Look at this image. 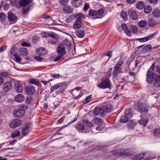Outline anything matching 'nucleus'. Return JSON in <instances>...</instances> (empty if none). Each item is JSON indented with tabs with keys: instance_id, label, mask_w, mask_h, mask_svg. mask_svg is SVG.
<instances>
[{
	"instance_id": "nucleus-1",
	"label": "nucleus",
	"mask_w": 160,
	"mask_h": 160,
	"mask_svg": "<svg viewBox=\"0 0 160 160\" xmlns=\"http://www.w3.org/2000/svg\"><path fill=\"white\" fill-rule=\"evenodd\" d=\"M28 108V106L26 105L22 104L19 105L17 109L14 110L13 111V115L16 118H22L26 114L25 110Z\"/></svg>"
},
{
	"instance_id": "nucleus-2",
	"label": "nucleus",
	"mask_w": 160,
	"mask_h": 160,
	"mask_svg": "<svg viewBox=\"0 0 160 160\" xmlns=\"http://www.w3.org/2000/svg\"><path fill=\"white\" fill-rule=\"evenodd\" d=\"M111 83L109 78L107 77L103 78L101 82L97 85V86L102 89L110 88Z\"/></svg>"
},
{
	"instance_id": "nucleus-3",
	"label": "nucleus",
	"mask_w": 160,
	"mask_h": 160,
	"mask_svg": "<svg viewBox=\"0 0 160 160\" xmlns=\"http://www.w3.org/2000/svg\"><path fill=\"white\" fill-rule=\"evenodd\" d=\"M123 63L122 61L119 60L114 66L112 72V75L114 77H117L119 74L122 72V69L121 66Z\"/></svg>"
},
{
	"instance_id": "nucleus-4",
	"label": "nucleus",
	"mask_w": 160,
	"mask_h": 160,
	"mask_svg": "<svg viewBox=\"0 0 160 160\" xmlns=\"http://www.w3.org/2000/svg\"><path fill=\"white\" fill-rule=\"evenodd\" d=\"M153 78V86L157 88L160 87V76L156 73H154Z\"/></svg>"
},
{
	"instance_id": "nucleus-5",
	"label": "nucleus",
	"mask_w": 160,
	"mask_h": 160,
	"mask_svg": "<svg viewBox=\"0 0 160 160\" xmlns=\"http://www.w3.org/2000/svg\"><path fill=\"white\" fill-rule=\"evenodd\" d=\"M12 83L11 82H7L3 84L2 90L4 92H7L12 89Z\"/></svg>"
},
{
	"instance_id": "nucleus-6",
	"label": "nucleus",
	"mask_w": 160,
	"mask_h": 160,
	"mask_svg": "<svg viewBox=\"0 0 160 160\" xmlns=\"http://www.w3.org/2000/svg\"><path fill=\"white\" fill-rule=\"evenodd\" d=\"M57 52L58 55L64 56L66 53L64 45L63 44H60L57 48Z\"/></svg>"
},
{
	"instance_id": "nucleus-7",
	"label": "nucleus",
	"mask_w": 160,
	"mask_h": 160,
	"mask_svg": "<svg viewBox=\"0 0 160 160\" xmlns=\"http://www.w3.org/2000/svg\"><path fill=\"white\" fill-rule=\"evenodd\" d=\"M14 88L15 91L18 92H22L23 89L22 85L19 82L15 83Z\"/></svg>"
},
{
	"instance_id": "nucleus-8",
	"label": "nucleus",
	"mask_w": 160,
	"mask_h": 160,
	"mask_svg": "<svg viewBox=\"0 0 160 160\" xmlns=\"http://www.w3.org/2000/svg\"><path fill=\"white\" fill-rule=\"evenodd\" d=\"M21 121L19 119H15L12 120L10 123V127L14 128L17 127L21 124Z\"/></svg>"
},
{
	"instance_id": "nucleus-9",
	"label": "nucleus",
	"mask_w": 160,
	"mask_h": 160,
	"mask_svg": "<svg viewBox=\"0 0 160 160\" xmlns=\"http://www.w3.org/2000/svg\"><path fill=\"white\" fill-rule=\"evenodd\" d=\"M36 52L38 55L39 56H44L47 53V51L45 48H40L36 49Z\"/></svg>"
},
{
	"instance_id": "nucleus-10",
	"label": "nucleus",
	"mask_w": 160,
	"mask_h": 160,
	"mask_svg": "<svg viewBox=\"0 0 160 160\" xmlns=\"http://www.w3.org/2000/svg\"><path fill=\"white\" fill-rule=\"evenodd\" d=\"M128 14L130 17L133 20H136L138 17V15L136 12L133 9L128 11Z\"/></svg>"
},
{
	"instance_id": "nucleus-11",
	"label": "nucleus",
	"mask_w": 160,
	"mask_h": 160,
	"mask_svg": "<svg viewBox=\"0 0 160 160\" xmlns=\"http://www.w3.org/2000/svg\"><path fill=\"white\" fill-rule=\"evenodd\" d=\"M154 74L151 70H148L147 74V77L148 81L149 83H152L154 80Z\"/></svg>"
},
{
	"instance_id": "nucleus-12",
	"label": "nucleus",
	"mask_w": 160,
	"mask_h": 160,
	"mask_svg": "<svg viewBox=\"0 0 160 160\" xmlns=\"http://www.w3.org/2000/svg\"><path fill=\"white\" fill-rule=\"evenodd\" d=\"M82 20L81 18L78 17L77 18L76 21L74 24L73 27L75 29H79L81 27Z\"/></svg>"
},
{
	"instance_id": "nucleus-13",
	"label": "nucleus",
	"mask_w": 160,
	"mask_h": 160,
	"mask_svg": "<svg viewBox=\"0 0 160 160\" xmlns=\"http://www.w3.org/2000/svg\"><path fill=\"white\" fill-rule=\"evenodd\" d=\"M158 47L159 46H158L152 48L151 45H148L142 48L141 52L142 53H145L150 51L152 49H155Z\"/></svg>"
},
{
	"instance_id": "nucleus-14",
	"label": "nucleus",
	"mask_w": 160,
	"mask_h": 160,
	"mask_svg": "<svg viewBox=\"0 0 160 160\" xmlns=\"http://www.w3.org/2000/svg\"><path fill=\"white\" fill-rule=\"evenodd\" d=\"M82 3V0H72L71 4L72 6L75 8L79 7Z\"/></svg>"
},
{
	"instance_id": "nucleus-15",
	"label": "nucleus",
	"mask_w": 160,
	"mask_h": 160,
	"mask_svg": "<svg viewBox=\"0 0 160 160\" xmlns=\"http://www.w3.org/2000/svg\"><path fill=\"white\" fill-rule=\"evenodd\" d=\"M25 99V97L22 94H18L14 97L15 101L18 102H21L23 101Z\"/></svg>"
},
{
	"instance_id": "nucleus-16",
	"label": "nucleus",
	"mask_w": 160,
	"mask_h": 160,
	"mask_svg": "<svg viewBox=\"0 0 160 160\" xmlns=\"http://www.w3.org/2000/svg\"><path fill=\"white\" fill-rule=\"evenodd\" d=\"M18 53L21 56H25L28 54V51L26 48H22L19 49Z\"/></svg>"
},
{
	"instance_id": "nucleus-17",
	"label": "nucleus",
	"mask_w": 160,
	"mask_h": 160,
	"mask_svg": "<svg viewBox=\"0 0 160 160\" xmlns=\"http://www.w3.org/2000/svg\"><path fill=\"white\" fill-rule=\"evenodd\" d=\"M94 113L96 115H100L102 117L103 116V111L102 108L99 107H96L94 109Z\"/></svg>"
},
{
	"instance_id": "nucleus-18",
	"label": "nucleus",
	"mask_w": 160,
	"mask_h": 160,
	"mask_svg": "<svg viewBox=\"0 0 160 160\" xmlns=\"http://www.w3.org/2000/svg\"><path fill=\"white\" fill-rule=\"evenodd\" d=\"M30 1L29 0H20L19 2V6L20 7H25L29 5Z\"/></svg>"
},
{
	"instance_id": "nucleus-19",
	"label": "nucleus",
	"mask_w": 160,
	"mask_h": 160,
	"mask_svg": "<svg viewBox=\"0 0 160 160\" xmlns=\"http://www.w3.org/2000/svg\"><path fill=\"white\" fill-rule=\"evenodd\" d=\"M138 109L142 112H146L148 109V107L145 104H142L138 106Z\"/></svg>"
},
{
	"instance_id": "nucleus-20",
	"label": "nucleus",
	"mask_w": 160,
	"mask_h": 160,
	"mask_svg": "<svg viewBox=\"0 0 160 160\" xmlns=\"http://www.w3.org/2000/svg\"><path fill=\"white\" fill-rule=\"evenodd\" d=\"M122 28L126 34L128 36L131 35V33L130 31L128 29V26L125 23L121 25Z\"/></svg>"
},
{
	"instance_id": "nucleus-21",
	"label": "nucleus",
	"mask_w": 160,
	"mask_h": 160,
	"mask_svg": "<svg viewBox=\"0 0 160 160\" xmlns=\"http://www.w3.org/2000/svg\"><path fill=\"white\" fill-rule=\"evenodd\" d=\"M8 18L9 20L11 21H16L17 17L13 13L11 12H9L8 13Z\"/></svg>"
},
{
	"instance_id": "nucleus-22",
	"label": "nucleus",
	"mask_w": 160,
	"mask_h": 160,
	"mask_svg": "<svg viewBox=\"0 0 160 160\" xmlns=\"http://www.w3.org/2000/svg\"><path fill=\"white\" fill-rule=\"evenodd\" d=\"M92 121L95 124L98 125L99 126L102 125L104 123L101 119L98 118L93 119Z\"/></svg>"
},
{
	"instance_id": "nucleus-23",
	"label": "nucleus",
	"mask_w": 160,
	"mask_h": 160,
	"mask_svg": "<svg viewBox=\"0 0 160 160\" xmlns=\"http://www.w3.org/2000/svg\"><path fill=\"white\" fill-rule=\"evenodd\" d=\"M153 37V35H152L148 37H146L143 38H140L137 39V40L140 42H145L151 40Z\"/></svg>"
},
{
	"instance_id": "nucleus-24",
	"label": "nucleus",
	"mask_w": 160,
	"mask_h": 160,
	"mask_svg": "<svg viewBox=\"0 0 160 160\" xmlns=\"http://www.w3.org/2000/svg\"><path fill=\"white\" fill-rule=\"evenodd\" d=\"M63 10L66 13H70L72 12L73 9L71 7L66 6L63 8Z\"/></svg>"
},
{
	"instance_id": "nucleus-25",
	"label": "nucleus",
	"mask_w": 160,
	"mask_h": 160,
	"mask_svg": "<svg viewBox=\"0 0 160 160\" xmlns=\"http://www.w3.org/2000/svg\"><path fill=\"white\" fill-rule=\"evenodd\" d=\"M29 127L28 126V124H26L25 125V127L23 128L22 130V134L26 135L29 133L28 129H29Z\"/></svg>"
},
{
	"instance_id": "nucleus-26",
	"label": "nucleus",
	"mask_w": 160,
	"mask_h": 160,
	"mask_svg": "<svg viewBox=\"0 0 160 160\" xmlns=\"http://www.w3.org/2000/svg\"><path fill=\"white\" fill-rule=\"evenodd\" d=\"M82 122L88 128L92 127L94 126L93 123L91 122H89L88 120L84 119L83 120Z\"/></svg>"
},
{
	"instance_id": "nucleus-27",
	"label": "nucleus",
	"mask_w": 160,
	"mask_h": 160,
	"mask_svg": "<svg viewBox=\"0 0 160 160\" xmlns=\"http://www.w3.org/2000/svg\"><path fill=\"white\" fill-rule=\"evenodd\" d=\"M131 152V150L129 148L121 149L120 150V154L121 155H127Z\"/></svg>"
},
{
	"instance_id": "nucleus-28",
	"label": "nucleus",
	"mask_w": 160,
	"mask_h": 160,
	"mask_svg": "<svg viewBox=\"0 0 160 160\" xmlns=\"http://www.w3.org/2000/svg\"><path fill=\"white\" fill-rule=\"evenodd\" d=\"M63 86L62 84L59 83L58 84H56L51 87V92H53V91L58 88H60Z\"/></svg>"
},
{
	"instance_id": "nucleus-29",
	"label": "nucleus",
	"mask_w": 160,
	"mask_h": 160,
	"mask_svg": "<svg viewBox=\"0 0 160 160\" xmlns=\"http://www.w3.org/2000/svg\"><path fill=\"white\" fill-rule=\"evenodd\" d=\"M153 133L156 138H159L160 137V129L158 128L154 129L153 130Z\"/></svg>"
},
{
	"instance_id": "nucleus-30",
	"label": "nucleus",
	"mask_w": 160,
	"mask_h": 160,
	"mask_svg": "<svg viewBox=\"0 0 160 160\" xmlns=\"http://www.w3.org/2000/svg\"><path fill=\"white\" fill-rule=\"evenodd\" d=\"M102 109L103 111V115H104V112H110L112 108L109 105L103 106L102 108Z\"/></svg>"
},
{
	"instance_id": "nucleus-31",
	"label": "nucleus",
	"mask_w": 160,
	"mask_h": 160,
	"mask_svg": "<svg viewBox=\"0 0 160 160\" xmlns=\"http://www.w3.org/2000/svg\"><path fill=\"white\" fill-rule=\"evenodd\" d=\"M133 112L132 110L130 108L126 109L125 112V114L126 116L128 118H130L132 117Z\"/></svg>"
},
{
	"instance_id": "nucleus-32",
	"label": "nucleus",
	"mask_w": 160,
	"mask_h": 160,
	"mask_svg": "<svg viewBox=\"0 0 160 160\" xmlns=\"http://www.w3.org/2000/svg\"><path fill=\"white\" fill-rule=\"evenodd\" d=\"M144 6V3L142 1L138 2L136 4L137 8L138 9H142Z\"/></svg>"
},
{
	"instance_id": "nucleus-33",
	"label": "nucleus",
	"mask_w": 160,
	"mask_h": 160,
	"mask_svg": "<svg viewBox=\"0 0 160 160\" xmlns=\"http://www.w3.org/2000/svg\"><path fill=\"white\" fill-rule=\"evenodd\" d=\"M152 15L155 17H159L160 16V10L157 9L154 10L153 12Z\"/></svg>"
},
{
	"instance_id": "nucleus-34",
	"label": "nucleus",
	"mask_w": 160,
	"mask_h": 160,
	"mask_svg": "<svg viewBox=\"0 0 160 160\" xmlns=\"http://www.w3.org/2000/svg\"><path fill=\"white\" fill-rule=\"evenodd\" d=\"M75 128L78 131L84 130L85 128L84 125L80 123H78L76 125Z\"/></svg>"
},
{
	"instance_id": "nucleus-35",
	"label": "nucleus",
	"mask_w": 160,
	"mask_h": 160,
	"mask_svg": "<svg viewBox=\"0 0 160 160\" xmlns=\"http://www.w3.org/2000/svg\"><path fill=\"white\" fill-rule=\"evenodd\" d=\"M147 25V22L145 20H142L138 22V26L140 27H144Z\"/></svg>"
},
{
	"instance_id": "nucleus-36",
	"label": "nucleus",
	"mask_w": 160,
	"mask_h": 160,
	"mask_svg": "<svg viewBox=\"0 0 160 160\" xmlns=\"http://www.w3.org/2000/svg\"><path fill=\"white\" fill-rule=\"evenodd\" d=\"M30 7V6L29 5L23 7L22 10V13L23 14H25L28 13L29 9Z\"/></svg>"
},
{
	"instance_id": "nucleus-37",
	"label": "nucleus",
	"mask_w": 160,
	"mask_h": 160,
	"mask_svg": "<svg viewBox=\"0 0 160 160\" xmlns=\"http://www.w3.org/2000/svg\"><path fill=\"white\" fill-rule=\"evenodd\" d=\"M76 35L78 37L82 38L84 37L85 34L83 31L79 30L77 32Z\"/></svg>"
},
{
	"instance_id": "nucleus-38",
	"label": "nucleus",
	"mask_w": 160,
	"mask_h": 160,
	"mask_svg": "<svg viewBox=\"0 0 160 160\" xmlns=\"http://www.w3.org/2000/svg\"><path fill=\"white\" fill-rule=\"evenodd\" d=\"M89 15L90 16H97V12L96 10L90 9L89 10Z\"/></svg>"
},
{
	"instance_id": "nucleus-39",
	"label": "nucleus",
	"mask_w": 160,
	"mask_h": 160,
	"mask_svg": "<svg viewBox=\"0 0 160 160\" xmlns=\"http://www.w3.org/2000/svg\"><path fill=\"white\" fill-rule=\"evenodd\" d=\"M144 10L145 13L148 14L151 12L152 8L150 6L146 5L144 7Z\"/></svg>"
},
{
	"instance_id": "nucleus-40",
	"label": "nucleus",
	"mask_w": 160,
	"mask_h": 160,
	"mask_svg": "<svg viewBox=\"0 0 160 160\" xmlns=\"http://www.w3.org/2000/svg\"><path fill=\"white\" fill-rule=\"evenodd\" d=\"M129 27L132 32L135 33L137 32L138 28L136 26L133 25H130Z\"/></svg>"
},
{
	"instance_id": "nucleus-41",
	"label": "nucleus",
	"mask_w": 160,
	"mask_h": 160,
	"mask_svg": "<svg viewBox=\"0 0 160 160\" xmlns=\"http://www.w3.org/2000/svg\"><path fill=\"white\" fill-rule=\"evenodd\" d=\"M148 24L150 27H152L156 25V22L153 19H150L148 21Z\"/></svg>"
},
{
	"instance_id": "nucleus-42",
	"label": "nucleus",
	"mask_w": 160,
	"mask_h": 160,
	"mask_svg": "<svg viewBox=\"0 0 160 160\" xmlns=\"http://www.w3.org/2000/svg\"><path fill=\"white\" fill-rule=\"evenodd\" d=\"M128 117L125 116H123L121 117L119 120L121 122L125 123L128 122Z\"/></svg>"
},
{
	"instance_id": "nucleus-43",
	"label": "nucleus",
	"mask_w": 160,
	"mask_h": 160,
	"mask_svg": "<svg viewBox=\"0 0 160 160\" xmlns=\"http://www.w3.org/2000/svg\"><path fill=\"white\" fill-rule=\"evenodd\" d=\"M148 122V120L146 119L144 120L143 119H141L139 121V123L144 127L146 126Z\"/></svg>"
},
{
	"instance_id": "nucleus-44",
	"label": "nucleus",
	"mask_w": 160,
	"mask_h": 160,
	"mask_svg": "<svg viewBox=\"0 0 160 160\" xmlns=\"http://www.w3.org/2000/svg\"><path fill=\"white\" fill-rule=\"evenodd\" d=\"M97 16H98L97 18H98L99 17L102 16L104 14V10L103 9H100L98 10L97 11Z\"/></svg>"
},
{
	"instance_id": "nucleus-45",
	"label": "nucleus",
	"mask_w": 160,
	"mask_h": 160,
	"mask_svg": "<svg viewBox=\"0 0 160 160\" xmlns=\"http://www.w3.org/2000/svg\"><path fill=\"white\" fill-rule=\"evenodd\" d=\"M144 160H148L149 157V152H145L142 153Z\"/></svg>"
},
{
	"instance_id": "nucleus-46",
	"label": "nucleus",
	"mask_w": 160,
	"mask_h": 160,
	"mask_svg": "<svg viewBox=\"0 0 160 160\" xmlns=\"http://www.w3.org/2000/svg\"><path fill=\"white\" fill-rule=\"evenodd\" d=\"M31 83L34 84L37 86H39V83L38 81L35 79L31 78Z\"/></svg>"
},
{
	"instance_id": "nucleus-47",
	"label": "nucleus",
	"mask_w": 160,
	"mask_h": 160,
	"mask_svg": "<svg viewBox=\"0 0 160 160\" xmlns=\"http://www.w3.org/2000/svg\"><path fill=\"white\" fill-rule=\"evenodd\" d=\"M13 56L14 57L15 61L18 62L19 63L21 60V58L20 56L16 54H13Z\"/></svg>"
},
{
	"instance_id": "nucleus-48",
	"label": "nucleus",
	"mask_w": 160,
	"mask_h": 160,
	"mask_svg": "<svg viewBox=\"0 0 160 160\" xmlns=\"http://www.w3.org/2000/svg\"><path fill=\"white\" fill-rule=\"evenodd\" d=\"M40 40V38L38 36H35L32 39V42L34 43L38 42Z\"/></svg>"
},
{
	"instance_id": "nucleus-49",
	"label": "nucleus",
	"mask_w": 160,
	"mask_h": 160,
	"mask_svg": "<svg viewBox=\"0 0 160 160\" xmlns=\"http://www.w3.org/2000/svg\"><path fill=\"white\" fill-rule=\"evenodd\" d=\"M20 134V132L18 131H15L12 134V138H14L18 136Z\"/></svg>"
},
{
	"instance_id": "nucleus-50",
	"label": "nucleus",
	"mask_w": 160,
	"mask_h": 160,
	"mask_svg": "<svg viewBox=\"0 0 160 160\" xmlns=\"http://www.w3.org/2000/svg\"><path fill=\"white\" fill-rule=\"evenodd\" d=\"M7 18L6 15L3 12L0 13V20L2 21H4Z\"/></svg>"
},
{
	"instance_id": "nucleus-51",
	"label": "nucleus",
	"mask_w": 160,
	"mask_h": 160,
	"mask_svg": "<svg viewBox=\"0 0 160 160\" xmlns=\"http://www.w3.org/2000/svg\"><path fill=\"white\" fill-rule=\"evenodd\" d=\"M142 153L139 154L135 157V160H144Z\"/></svg>"
},
{
	"instance_id": "nucleus-52",
	"label": "nucleus",
	"mask_w": 160,
	"mask_h": 160,
	"mask_svg": "<svg viewBox=\"0 0 160 160\" xmlns=\"http://www.w3.org/2000/svg\"><path fill=\"white\" fill-rule=\"evenodd\" d=\"M121 16L122 17L126 20L127 18V13L125 11H122L121 13Z\"/></svg>"
},
{
	"instance_id": "nucleus-53",
	"label": "nucleus",
	"mask_w": 160,
	"mask_h": 160,
	"mask_svg": "<svg viewBox=\"0 0 160 160\" xmlns=\"http://www.w3.org/2000/svg\"><path fill=\"white\" fill-rule=\"evenodd\" d=\"M25 91L26 93L28 95H30V87L26 86L25 88Z\"/></svg>"
},
{
	"instance_id": "nucleus-54",
	"label": "nucleus",
	"mask_w": 160,
	"mask_h": 160,
	"mask_svg": "<svg viewBox=\"0 0 160 160\" xmlns=\"http://www.w3.org/2000/svg\"><path fill=\"white\" fill-rule=\"evenodd\" d=\"M34 58L36 61L38 62H42L43 60L42 58L39 56H34Z\"/></svg>"
},
{
	"instance_id": "nucleus-55",
	"label": "nucleus",
	"mask_w": 160,
	"mask_h": 160,
	"mask_svg": "<svg viewBox=\"0 0 160 160\" xmlns=\"http://www.w3.org/2000/svg\"><path fill=\"white\" fill-rule=\"evenodd\" d=\"M41 35L43 38L48 37L49 32H42L41 33Z\"/></svg>"
},
{
	"instance_id": "nucleus-56",
	"label": "nucleus",
	"mask_w": 160,
	"mask_h": 160,
	"mask_svg": "<svg viewBox=\"0 0 160 160\" xmlns=\"http://www.w3.org/2000/svg\"><path fill=\"white\" fill-rule=\"evenodd\" d=\"M63 56H61V55H58L56 57L55 59H54V62H57V61H58L59 60H61L62 59V57Z\"/></svg>"
},
{
	"instance_id": "nucleus-57",
	"label": "nucleus",
	"mask_w": 160,
	"mask_h": 160,
	"mask_svg": "<svg viewBox=\"0 0 160 160\" xmlns=\"http://www.w3.org/2000/svg\"><path fill=\"white\" fill-rule=\"evenodd\" d=\"M8 75V73L6 72H2L0 73V76L4 78L7 77Z\"/></svg>"
},
{
	"instance_id": "nucleus-58",
	"label": "nucleus",
	"mask_w": 160,
	"mask_h": 160,
	"mask_svg": "<svg viewBox=\"0 0 160 160\" xmlns=\"http://www.w3.org/2000/svg\"><path fill=\"white\" fill-rule=\"evenodd\" d=\"M48 37H50L53 39H56L57 38L56 36L55 35V33L54 32L49 33Z\"/></svg>"
},
{
	"instance_id": "nucleus-59",
	"label": "nucleus",
	"mask_w": 160,
	"mask_h": 160,
	"mask_svg": "<svg viewBox=\"0 0 160 160\" xmlns=\"http://www.w3.org/2000/svg\"><path fill=\"white\" fill-rule=\"evenodd\" d=\"M51 75L52 77L54 78H58L60 77V75L59 74L51 73Z\"/></svg>"
},
{
	"instance_id": "nucleus-60",
	"label": "nucleus",
	"mask_w": 160,
	"mask_h": 160,
	"mask_svg": "<svg viewBox=\"0 0 160 160\" xmlns=\"http://www.w3.org/2000/svg\"><path fill=\"white\" fill-rule=\"evenodd\" d=\"M64 43L68 46L71 45V42L68 40L65 39L64 41Z\"/></svg>"
},
{
	"instance_id": "nucleus-61",
	"label": "nucleus",
	"mask_w": 160,
	"mask_h": 160,
	"mask_svg": "<svg viewBox=\"0 0 160 160\" xmlns=\"http://www.w3.org/2000/svg\"><path fill=\"white\" fill-rule=\"evenodd\" d=\"M68 0H60V3L62 5H65L68 2Z\"/></svg>"
},
{
	"instance_id": "nucleus-62",
	"label": "nucleus",
	"mask_w": 160,
	"mask_h": 160,
	"mask_svg": "<svg viewBox=\"0 0 160 160\" xmlns=\"http://www.w3.org/2000/svg\"><path fill=\"white\" fill-rule=\"evenodd\" d=\"M36 92L35 88L32 86H31V95L35 93Z\"/></svg>"
},
{
	"instance_id": "nucleus-63",
	"label": "nucleus",
	"mask_w": 160,
	"mask_h": 160,
	"mask_svg": "<svg viewBox=\"0 0 160 160\" xmlns=\"http://www.w3.org/2000/svg\"><path fill=\"white\" fill-rule=\"evenodd\" d=\"M91 98V97L90 96H88L85 99V102H84V103L86 104L88 103L90 101Z\"/></svg>"
},
{
	"instance_id": "nucleus-64",
	"label": "nucleus",
	"mask_w": 160,
	"mask_h": 160,
	"mask_svg": "<svg viewBox=\"0 0 160 160\" xmlns=\"http://www.w3.org/2000/svg\"><path fill=\"white\" fill-rule=\"evenodd\" d=\"M158 0H148V1L151 3L155 4L157 3Z\"/></svg>"
}]
</instances>
